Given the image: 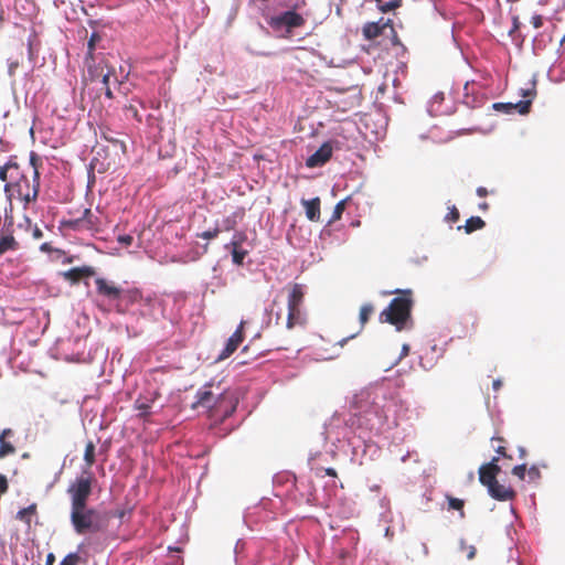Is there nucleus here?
Listing matches in <instances>:
<instances>
[{"mask_svg": "<svg viewBox=\"0 0 565 565\" xmlns=\"http://www.w3.org/2000/svg\"><path fill=\"white\" fill-rule=\"evenodd\" d=\"M301 204L305 207L306 216L311 222H319L320 221V198H313L311 200H301Z\"/></svg>", "mask_w": 565, "mask_h": 565, "instance_id": "nucleus-16", "label": "nucleus"}, {"mask_svg": "<svg viewBox=\"0 0 565 565\" xmlns=\"http://www.w3.org/2000/svg\"><path fill=\"white\" fill-rule=\"evenodd\" d=\"M489 494L499 501H509L515 497V491L511 487L499 483L497 480L488 488Z\"/></svg>", "mask_w": 565, "mask_h": 565, "instance_id": "nucleus-15", "label": "nucleus"}, {"mask_svg": "<svg viewBox=\"0 0 565 565\" xmlns=\"http://www.w3.org/2000/svg\"><path fill=\"white\" fill-rule=\"evenodd\" d=\"M13 436L14 431L11 428H6L0 431V459L15 454V447L10 441H8V438Z\"/></svg>", "mask_w": 565, "mask_h": 565, "instance_id": "nucleus-17", "label": "nucleus"}, {"mask_svg": "<svg viewBox=\"0 0 565 565\" xmlns=\"http://www.w3.org/2000/svg\"><path fill=\"white\" fill-rule=\"evenodd\" d=\"M109 76H110V72L107 71V73H102L100 77H102V82L103 84L105 85V87L109 86L108 85V82H109Z\"/></svg>", "mask_w": 565, "mask_h": 565, "instance_id": "nucleus-45", "label": "nucleus"}, {"mask_svg": "<svg viewBox=\"0 0 565 565\" xmlns=\"http://www.w3.org/2000/svg\"><path fill=\"white\" fill-rule=\"evenodd\" d=\"M324 472L327 476L337 477V471L333 468H327L324 469Z\"/></svg>", "mask_w": 565, "mask_h": 565, "instance_id": "nucleus-49", "label": "nucleus"}, {"mask_svg": "<svg viewBox=\"0 0 565 565\" xmlns=\"http://www.w3.org/2000/svg\"><path fill=\"white\" fill-rule=\"evenodd\" d=\"M502 383L500 380H495L493 381V388L494 390H499L501 387Z\"/></svg>", "mask_w": 565, "mask_h": 565, "instance_id": "nucleus-53", "label": "nucleus"}, {"mask_svg": "<svg viewBox=\"0 0 565 565\" xmlns=\"http://www.w3.org/2000/svg\"><path fill=\"white\" fill-rule=\"evenodd\" d=\"M525 473H526V465L525 463L518 465V466L513 467V469H512V475L518 477L520 480H524Z\"/></svg>", "mask_w": 565, "mask_h": 565, "instance_id": "nucleus-36", "label": "nucleus"}, {"mask_svg": "<svg viewBox=\"0 0 565 565\" xmlns=\"http://www.w3.org/2000/svg\"><path fill=\"white\" fill-rule=\"evenodd\" d=\"M40 249L42 252H51L52 250V246L50 243H43L41 246H40Z\"/></svg>", "mask_w": 565, "mask_h": 565, "instance_id": "nucleus-48", "label": "nucleus"}, {"mask_svg": "<svg viewBox=\"0 0 565 565\" xmlns=\"http://www.w3.org/2000/svg\"><path fill=\"white\" fill-rule=\"evenodd\" d=\"M519 457L524 459L526 457V449L524 447H519Z\"/></svg>", "mask_w": 565, "mask_h": 565, "instance_id": "nucleus-50", "label": "nucleus"}, {"mask_svg": "<svg viewBox=\"0 0 565 565\" xmlns=\"http://www.w3.org/2000/svg\"><path fill=\"white\" fill-rule=\"evenodd\" d=\"M96 39H97V35L94 33L90 36L89 41H88V54H87V57H86V62H88V61L93 62L94 61V58H93V51L95 49V41H96Z\"/></svg>", "mask_w": 565, "mask_h": 565, "instance_id": "nucleus-38", "label": "nucleus"}, {"mask_svg": "<svg viewBox=\"0 0 565 565\" xmlns=\"http://www.w3.org/2000/svg\"><path fill=\"white\" fill-rule=\"evenodd\" d=\"M132 236L131 235H120L118 237V242L125 246H130L132 244Z\"/></svg>", "mask_w": 565, "mask_h": 565, "instance_id": "nucleus-44", "label": "nucleus"}, {"mask_svg": "<svg viewBox=\"0 0 565 565\" xmlns=\"http://www.w3.org/2000/svg\"><path fill=\"white\" fill-rule=\"evenodd\" d=\"M498 462L499 457H493L490 462L484 463L479 468V481L482 486L489 488L497 481V476L501 471V467Z\"/></svg>", "mask_w": 565, "mask_h": 565, "instance_id": "nucleus-10", "label": "nucleus"}, {"mask_svg": "<svg viewBox=\"0 0 565 565\" xmlns=\"http://www.w3.org/2000/svg\"><path fill=\"white\" fill-rule=\"evenodd\" d=\"M526 472L529 473L531 479H540L541 472L537 466L533 465L529 469L526 468Z\"/></svg>", "mask_w": 565, "mask_h": 565, "instance_id": "nucleus-41", "label": "nucleus"}, {"mask_svg": "<svg viewBox=\"0 0 565 565\" xmlns=\"http://www.w3.org/2000/svg\"><path fill=\"white\" fill-rule=\"evenodd\" d=\"M218 234H220V228L215 227L213 230L204 231V232L198 234V237L203 238V239H213V238L217 237Z\"/></svg>", "mask_w": 565, "mask_h": 565, "instance_id": "nucleus-35", "label": "nucleus"}, {"mask_svg": "<svg viewBox=\"0 0 565 565\" xmlns=\"http://www.w3.org/2000/svg\"><path fill=\"white\" fill-rule=\"evenodd\" d=\"M374 313V306L372 303H364L360 309L359 320L363 327Z\"/></svg>", "mask_w": 565, "mask_h": 565, "instance_id": "nucleus-24", "label": "nucleus"}, {"mask_svg": "<svg viewBox=\"0 0 565 565\" xmlns=\"http://www.w3.org/2000/svg\"><path fill=\"white\" fill-rule=\"evenodd\" d=\"M387 416L379 405H372L358 418V425L365 429L379 431L386 423Z\"/></svg>", "mask_w": 565, "mask_h": 565, "instance_id": "nucleus-6", "label": "nucleus"}, {"mask_svg": "<svg viewBox=\"0 0 565 565\" xmlns=\"http://www.w3.org/2000/svg\"><path fill=\"white\" fill-rule=\"evenodd\" d=\"M55 562V556L53 553H49L46 555V561H45V565H53Z\"/></svg>", "mask_w": 565, "mask_h": 565, "instance_id": "nucleus-47", "label": "nucleus"}, {"mask_svg": "<svg viewBox=\"0 0 565 565\" xmlns=\"http://www.w3.org/2000/svg\"><path fill=\"white\" fill-rule=\"evenodd\" d=\"M32 167L28 169V172H20L15 175L13 181L6 184L4 191L8 198L15 196L18 200L24 203H30L36 200L40 189V174L34 166V158H31Z\"/></svg>", "mask_w": 565, "mask_h": 565, "instance_id": "nucleus-2", "label": "nucleus"}, {"mask_svg": "<svg viewBox=\"0 0 565 565\" xmlns=\"http://www.w3.org/2000/svg\"><path fill=\"white\" fill-rule=\"evenodd\" d=\"M306 23L305 18L297 13L295 10H289L280 13L279 15L273 17L270 25L274 29L286 28L287 31H291L296 28H301Z\"/></svg>", "mask_w": 565, "mask_h": 565, "instance_id": "nucleus-8", "label": "nucleus"}, {"mask_svg": "<svg viewBox=\"0 0 565 565\" xmlns=\"http://www.w3.org/2000/svg\"><path fill=\"white\" fill-rule=\"evenodd\" d=\"M477 194H478V196H480V198H484V196H487V195H488V190H487L486 188H483V186H479V188L477 189Z\"/></svg>", "mask_w": 565, "mask_h": 565, "instance_id": "nucleus-46", "label": "nucleus"}, {"mask_svg": "<svg viewBox=\"0 0 565 565\" xmlns=\"http://www.w3.org/2000/svg\"><path fill=\"white\" fill-rule=\"evenodd\" d=\"M150 407V404L141 398H137L135 402V408L140 412V416L142 417L149 414Z\"/></svg>", "mask_w": 565, "mask_h": 565, "instance_id": "nucleus-30", "label": "nucleus"}, {"mask_svg": "<svg viewBox=\"0 0 565 565\" xmlns=\"http://www.w3.org/2000/svg\"><path fill=\"white\" fill-rule=\"evenodd\" d=\"M393 294L399 296L392 299L388 307L380 313V321L393 324L397 330H402L411 317L413 306L412 290H395Z\"/></svg>", "mask_w": 565, "mask_h": 565, "instance_id": "nucleus-3", "label": "nucleus"}, {"mask_svg": "<svg viewBox=\"0 0 565 565\" xmlns=\"http://www.w3.org/2000/svg\"><path fill=\"white\" fill-rule=\"evenodd\" d=\"M461 550L466 553L468 559H473L477 554V548L473 545H467L461 542Z\"/></svg>", "mask_w": 565, "mask_h": 565, "instance_id": "nucleus-37", "label": "nucleus"}, {"mask_svg": "<svg viewBox=\"0 0 565 565\" xmlns=\"http://www.w3.org/2000/svg\"><path fill=\"white\" fill-rule=\"evenodd\" d=\"M422 546H423V552H424V554H425V555H427V554H428V547H427V545H426L425 543H423V544H422Z\"/></svg>", "mask_w": 565, "mask_h": 565, "instance_id": "nucleus-55", "label": "nucleus"}, {"mask_svg": "<svg viewBox=\"0 0 565 565\" xmlns=\"http://www.w3.org/2000/svg\"><path fill=\"white\" fill-rule=\"evenodd\" d=\"M403 352H404L405 354H407V352H408V347H407V345H404V347H403Z\"/></svg>", "mask_w": 565, "mask_h": 565, "instance_id": "nucleus-56", "label": "nucleus"}, {"mask_svg": "<svg viewBox=\"0 0 565 565\" xmlns=\"http://www.w3.org/2000/svg\"><path fill=\"white\" fill-rule=\"evenodd\" d=\"M81 556L77 553L67 554L60 563V565H78Z\"/></svg>", "mask_w": 565, "mask_h": 565, "instance_id": "nucleus-31", "label": "nucleus"}, {"mask_svg": "<svg viewBox=\"0 0 565 565\" xmlns=\"http://www.w3.org/2000/svg\"><path fill=\"white\" fill-rule=\"evenodd\" d=\"M96 292L109 301L111 308L118 313H125L127 306L136 301L138 294L115 285L103 277L95 279Z\"/></svg>", "mask_w": 565, "mask_h": 565, "instance_id": "nucleus-4", "label": "nucleus"}, {"mask_svg": "<svg viewBox=\"0 0 565 565\" xmlns=\"http://www.w3.org/2000/svg\"><path fill=\"white\" fill-rule=\"evenodd\" d=\"M105 95H106V97H108V98H113V92H111V89L109 88V86L105 87Z\"/></svg>", "mask_w": 565, "mask_h": 565, "instance_id": "nucleus-52", "label": "nucleus"}, {"mask_svg": "<svg viewBox=\"0 0 565 565\" xmlns=\"http://www.w3.org/2000/svg\"><path fill=\"white\" fill-rule=\"evenodd\" d=\"M492 443H498V446H494V451L498 454L497 457H502L507 460H512V456L508 454L507 447H505V439L503 437H492Z\"/></svg>", "mask_w": 565, "mask_h": 565, "instance_id": "nucleus-23", "label": "nucleus"}, {"mask_svg": "<svg viewBox=\"0 0 565 565\" xmlns=\"http://www.w3.org/2000/svg\"><path fill=\"white\" fill-rule=\"evenodd\" d=\"M338 141H327L322 143L321 147L307 159V167L316 168L327 163L332 156L334 146H338Z\"/></svg>", "mask_w": 565, "mask_h": 565, "instance_id": "nucleus-9", "label": "nucleus"}, {"mask_svg": "<svg viewBox=\"0 0 565 565\" xmlns=\"http://www.w3.org/2000/svg\"><path fill=\"white\" fill-rule=\"evenodd\" d=\"M522 96L527 98L526 100H520L518 103H495L493 109L498 111H504L511 114L518 111L521 115H526L530 111L532 99L535 96L534 89H523Z\"/></svg>", "mask_w": 565, "mask_h": 565, "instance_id": "nucleus-7", "label": "nucleus"}, {"mask_svg": "<svg viewBox=\"0 0 565 565\" xmlns=\"http://www.w3.org/2000/svg\"><path fill=\"white\" fill-rule=\"evenodd\" d=\"M19 248V243L15 241L13 235L1 234L0 235V256L6 254L9 250H17Z\"/></svg>", "mask_w": 565, "mask_h": 565, "instance_id": "nucleus-20", "label": "nucleus"}, {"mask_svg": "<svg viewBox=\"0 0 565 565\" xmlns=\"http://www.w3.org/2000/svg\"><path fill=\"white\" fill-rule=\"evenodd\" d=\"M81 218H83L84 227L87 230L92 228L95 225L94 221L92 220L93 213L89 209L84 210L83 216Z\"/></svg>", "mask_w": 565, "mask_h": 565, "instance_id": "nucleus-33", "label": "nucleus"}, {"mask_svg": "<svg viewBox=\"0 0 565 565\" xmlns=\"http://www.w3.org/2000/svg\"><path fill=\"white\" fill-rule=\"evenodd\" d=\"M391 28L394 31L393 25L390 20L384 21V19H380L377 22H367L364 24L362 29L363 36L366 40H374L380 36L385 28Z\"/></svg>", "mask_w": 565, "mask_h": 565, "instance_id": "nucleus-13", "label": "nucleus"}, {"mask_svg": "<svg viewBox=\"0 0 565 565\" xmlns=\"http://www.w3.org/2000/svg\"><path fill=\"white\" fill-rule=\"evenodd\" d=\"M89 62L90 61L86 62L87 67H88V74L90 76V79L95 81L100 77V75L104 71V67L100 64L93 66Z\"/></svg>", "mask_w": 565, "mask_h": 565, "instance_id": "nucleus-29", "label": "nucleus"}, {"mask_svg": "<svg viewBox=\"0 0 565 565\" xmlns=\"http://www.w3.org/2000/svg\"><path fill=\"white\" fill-rule=\"evenodd\" d=\"M377 6L382 12L386 13L399 8L402 6V0H391L384 3L381 1Z\"/></svg>", "mask_w": 565, "mask_h": 565, "instance_id": "nucleus-27", "label": "nucleus"}, {"mask_svg": "<svg viewBox=\"0 0 565 565\" xmlns=\"http://www.w3.org/2000/svg\"><path fill=\"white\" fill-rule=\"evenodd\" d=\"M42 235H43V234H42V231H41L40 228H38V227H36V228L33 231V236H34L35 238H41V237H42Z\"/></svg>", "mask_w": 565, "mask_h": 565, "instance_id": "nucleus-51", "label": "nucleus"}, {"mask_svg": "<svg viewBox=\"0 0 565 565\" xmlns=\"http://www.w3.org/2000/svg\"><path fill=\"white\" fill-rule=\"evenodd\" d=\"M9 483L4 475L0 473V498L8 491Z\"/></svg>", "mask_w": 565, "mask_h": 565, "instance_id": "nucleus-40", "label": "nucleus"}, {"mask_svg": "<svg viewBox=\"0 0 565 565\" xmlns=\"http://www.w3.org/2000/svg\"><path fill=\"white\" fill-rule=\"evenodd\" d=\"M345 205H347V199L345 200H341L340 202H338L334 206V210H333V213H332V216H331V220H330V223L331 222H334V221H338L342 217V214L345 210Z\"/></svg>", "mask_w": 565, "mask_h": 565, "instance_id": "nucleus-28", "label": "nucleus"}, {"mask_svg": "<svg viewBox=\"0 0 565 565\" xmlns=\"http://www.w3.org/2000/svg\"><path fill=\"white\" fill-rule=\"evenodd\" d=\"M64 224L72 230H78L81 227H84L83 218L70 220Z\"/></svg>", "mask_w": 565, "mask_h": 565, "instance_id": "nucleus-39", "label": "nucleus"}, {"mask_svg": "<svg viewBox=\"0 0 565 565\" xmlns=\"http://www.w3.org/2000/svg\"><path fill=\"white\" fill-rule=\"evenodd\" d=\"M531 24L535 29H540L543 25V18L540 14H535L531 18Z\"/></svg>", "mask_w": 565, "mask_h": 565, "instance_id": "nucleus-43", "label": "nucleus"}, {"mask_svg": "<svg viewBox=\"0 0 565 565\" xmlns=\"http://www.w3.org/2000/svg\"><path fill=\"white\" fill-rule=\"evenodd\" d=\"M38 513V505L36 503H32L29 507L21 509L17 513V519L24 522L29 527L31 526V520L33 516H35Z\"/></svg>", "mask_w": 565, "mask_h": 565, "instance_id": "nucleus-21", "label": "nucleus"}, {"mask_svg": "<svg viewBox=\"0 0 565 565\" xmlns=\"http://www.w3.org/2000/svg\"><path fill=\"white\" fill-rule=\"evenodd\" d=\"M347 340H348V339H343V340L340 342V344H341V345H343V344H344V342H347Z\"/></svg>", "mask_w": 565, "mask_h": 565, "instance_id": "nucleus-57", "label": "nucleus"}, {"mask_svg": "<svg viewBox=\"0 0 565 565\" xmlns=\"http://www.w3.org/2000/svg\"><path fill=\"white\" fill-rule=\"evenodd\" d=\"M245 239H246L245 233H236L234 235L233 239L228 244L225 245V248L230 249V246H234L235 248L241 247Z\"/></svg>", "mask_w": 565, "mask_h": 565, "instance_id": "nucleus-32", "label": "nucleus"}, {"mask_svg": "<svg viewBox=\"0 0 565 565\" xmlns=\"http://www.w3.org/2000/svg\"><path fill=\"white\" fill-rule=\"evenodd\" d=\"M486 226V222L480 216H471L466 221L465 231L470 234L477 230H481Z\"/></svg>", "mask_w": 565, "mask_h": 565, "instance_id": "nucleus-22", "label": "nucleus"}, {"mask_svg": "<svg viewBox=\"0 0 565 565\" xmlns=\"http://www.w3.org/2000/svg\"><path fill=\"white\" fill-rule=\"evenodd\" d=\"M126 111L130 114L131 117L137 121H141V116L139 115L137 108L134 105L126 106Z\"/></svg>", "mask_w": 565, "mask_h": 565, "instance_id": "nucleus-42", "label": "nucleus"}, {"mask_svg": "<svg viewBox=\"0 0 565 565\" xmlns=\"http://www.w3.org/2000/svg\"><path fill=\"white\" fill-rule=\"evenodd\" d=\"M230 248L232 249L233 263L236 265H242L244 258L247 255V250H244L241 247L235 248L234 246H230Z\"/></svg>", "mask_w": 565, "mask_h": 565, "instance_id": "nucleus-26", "label": "nucleus"}, {"mask_svg": "<svg viewBox=\"0 0 565 565\" xmlns=\"http://www.w3.org/2000/svg\"><path fill=\"white\" fill-rule=\"evenodd\" d=\"M93 473L77 477L67 488L71 501L70 520L78 535L105 532L109 524V515L88 505L93 493Z\"/></svg>", "mask_w": 565, "mask_h": 565, "instance_id": "nucleus-1", "label": "nucleus"}, {"mask_svg": "<svg viewBox=\"0 0 565 565\" xmlns=\"http://www.w3.org/2000/svg\"><path fill=\"white\" fill-rule=\"evenodd\" d=\"M95 444L94 441L89 440L85 446L84 451V461L87 470L83 471L82 476H86L87 473H92L89 469L93 467V465L96 461V455H95Z\"/></svg>", "mask_w": 565, "mask_h": 565, "instance_id": "nucleus-18", "label": "nucleus"}, {"mask_svg": "<svg viewBox=\"0 0 565 565\" xmlns=\"http://www.w3.org/2000/svg\"><path fill=\"white\" fill-rule=\"evenodd\" d=\"M20 168L17 163H7L3 167L0 168V180L6 182V184L9 181H13L15 175H19Z\"/></svg>", "mask_w": 565, "mask_h": 565, "instance_id": "nucleus-19", "label": "nucleus"}, {"mask_svg": "<svg viewBox=\"0 0 565 565\" xmlns=\"http://www.w3.org/2000/svg\"><path fill=\"white\" fill-rule=\"evenodd\" d=\"M446 499L448 501L449 509L459 511L460 512V516L463 518L465 516V511H463L465 502H463V500L458 499V498H454L451 495H446Z\"/></svg>", "mask_w": 565, "mask_h": 565, "instance_id": "nucleus-25", "label": "nucleus"}, {"mask_svg": "<svg viewBox=\"0 0 565 565\" xmlns=\"http://www.w3.org/2000/svg\"><path fill=\"white\" fill-rule=\"evenodd\" d=\"M305 301L303 287L299 284H292L289 286L287 307L288 316L286 327L287 329H294L297 326H305L307 323L306 313L302 309Z\"/></svg>", "mask_w": 565, "mask_h": 565, "instance_id": "nucleus-5", "label": "nucleus"}, {"mask_svg": "<svg viewBox=\"0 0 565 565\" xmlns=\"http://www.w3.org/2000/svg\"><path fill=\"white\" fill-rule=\"evenodd\" d=\"M479 209L486 211L489 209V204L487 202L480 203Z\"/></svg>", "mask_w": 565, "mask_h": 565, "instance_id": "nucleus-54", "label": "nucleus"}, {"mask_svg": "<svg viewBox=\"0 0 565 565\" xmlns=\"http://www.w3.org/2000/svg\"><path fill=\"white\" fill-rule=\"evenodd\" d=\"M245 321H241L239 326L237 327V329L235 330V332L228 338L224 349L222 350V352L220 353L217 360H225L227 358H230L237 349L238 347L242 344L243 340H244V327H245Z\"/></svg>", "mask_w": 565, "mask_h": 565, "instance_id": "nucleus-11", "label": "nucleus"}, {"mask_svg": "<svg viewBox=\"0 0 565 565\" xmlns=\"http://www.w3.org/2000/svg\"><path fill=\"white\" fill-rule=\"evenodd\" d=\"M218 398L216 397L212 391L207 388H203L198 391L196 401L193 403L192 407H204V408H214L218 405Z\"/></svg>", "mask_w": 565, "mask_h": 565, "instance_id": "nucleus-14", "label": "nucleus"}, {"mask_svg": "<svg viewBox=\"0 0 565 565\" xmlns=\"http://www.w3.org/2000/svg\"><path fill=\"white\" fill-rule=\"evenodd\" d=\"M96 270L92 266H82V267H73L66 271H63L61 275L72 285L78 284L84 278H89L95 276Z\"/></svg>", "mask_w": 565, "mask_h": 565, "instance_id": "nucleus-12", "label": "nucleus"}, {"mask_svg": "<svg viewBox=\"0 0 565 565\" xmlns=\"http://www.w3.org/2000/svg\"><path fill=\"white\" fill-rule=\"evenodd\" d=\"M459 216L460 215L458 209L455 205H452L449 207V212L447 213L445 220L447 222L455 223L459 220Z\"/></svg>", "mask_w": 565, "mask_h": 565, "instance_id": "nucleus-34", "label": "nucleus"}]
</instances>
